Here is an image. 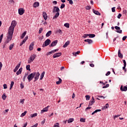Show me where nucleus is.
<instances>
[{"instance_id":"obj_1","label":"nucleus","mask_w":127,"mask_h":127,"mask_svg":"<svg viewBox=\"0 0 127 127\" xmlns=\"http://www.w3.org/2000/svg\"><path fill=\"white\" fill-rule=\"evenodd\" d=\"M16 21H15V20H13L11 22V26L9 27L8 29V32L13 34V31H14V27L16 26Z\"/></svg>"},{"instance_id":"obj_2","label":"nucleus","mask_w":127,"mask_h":127,"mask_svg":"<svg viewBox=\"0 0 127 127\" xmlns=\"http://www.w3.org/2000/svg\"><path fill=\"white\" fill-rule=\"evenodd\" d=\"M12 35H13V34L8 32L7 39L6 41L4 42L5 44H7V43H8L11 40V39H12Z\"/></svg>"},{"instance_id":"obj_3","label":"nucleus","mask_w":127,"mask_h":127,"mask_svg":"<svg viewBox=\"0 0 127 127\" xmlns=\"http://www.w3.org/2000/svg\"><path fill=\"white\" fill-rule=\"evenodd\" d=\"M35 76V72H32V73L29 74L27 76V79L28 80V82H30L33 79Z\"/></svg>"},{"instance_id":"obj_4","label":"nucleus","mask_w":127,"mask_h":127,"mask_svg":"<svg viewBox=\"0 0 127 127\" xmlns=\"http://www.w3.org/2000/svg\"><path fill=\"white\" fill-rule=\"evenodd\" d=\"M36 58V55L34 54L31 55V56L30 57L29 59L28 60V64H30L31 62H33L34 59Z\"/></svg>"},{"instance_id":"obj_5","label":"nucleus","mask_w":127,"mask_h":127,"mask_svg":"<svg viewBox=\"0 0 127 127\" xmlns=\"http://www.w3.org/2000/svg\"><path fill=\"white\" fill-rule=\"evenodd\" d=\"M51 43V40L49 39H47L44 43L43 45V47H46V46H48L49 44Z\"/></svg>"},{"instance_id":"obj_6","label":"nucleus","mask_w":127,"mask_h":127,"mask_svg":"<svg viewBox=\"0 0 127 127\" xmlns=\"http://www.w3.org/2000/svg\"><path fill=\"white\" fill-rule=\"evenodd\" d=\"M40 76V73H39V72H35V77H34L35 80L34 82H36L38 79H39V76Z\"/></svg>"},{"instance_id":"obj_7","label":"nucleus","mask_w":127,"mask_h":127,"mask_svg":"<svg viewBox=\"0 0 127 127\" xmlns=\"http://www.w3.org/2000/svg\"><path fill=\"white\" fill-rule=\"evenodd\" d=\"M25 12V10L23 8H20L18 9V13L19 15H22L23 13Z\"/></svg>"},{"instance_id":"obj_8","label":"nucleus","mask_w":127,"mask_h":127,"mask_svg":"<svg viewBox=\"0 0 127 127\" xmlns=\"http://www.w3.org/2000/svg\"><path fill=\"white\" fill-rule=\"evenodd\" d=\"M53 13L55 12H60V9H59V7L58 6H54L53 10Z\"/></svg>"},{"instance_id":"obj_9","label":"nucleus","mask_w":127,"mask_h":127,"mask_svg":"<svg viewBox=\"0 0 127 127\" xmlns=\"http://www.w3.org/2000/svg\"><path fill=\"white\" fill-rule=\"evenodd\" d=\"M115 28L116 29V32H117V33H123V30H120L121 28L120 27L116 26Z\"/></svg>"},{"instance_id":"obj_10","label":"nucleus","mask_w":127,"mask_h":127,"mask_svg":"<svg viewBox=\"0 0 127 127\" xmlns=\"http://www.w3.org/2000/svg\"><path fill=\"white\" fill-rule=\"evenodd\" d=\"M57 43H58V40H55L51 43L50 46V47H54V46H56V45H57Z\"/></svg>"},{"instance_id":"obj_11","label":"nucleus","mask_w":127,"mask_h":127,"mask_svg":"<svg viewBox=\"0 0 127 127\" xmlns=\"http://www.w3.org/2000/svg\"><path fill=\"white\" fill-rule=\"evenodd\" d=\"M62 55V53H57L53 56V58H57L58 57H60V56H61Z\"/></svg>"},{"instance_id":"obj_12","label":"nucleus","mask_w":127,"mask_h":127,"mask_svg":"<svg viewBox=\"0 0 127 127\" xmlns=\"http://www.w3.org/2000/svg\"><path fill=\"white\" fill-rule=\"evenodd\" d=\"M21 64V62H20L19 64L13 69V72H16V71H17L18 70V68L20 67Z\"/></svg>"},{"instance_id":"obj_13","label":"nucleus","mask_w":127,"mask_h":127,"mask_svg":"<svg viewBox=\"0 0 127 127\" xmlns=\"http://www.w3.org/2000/svg\"><path fill=\"white\" fill-rule=\"evenodd\" d=\"M120 90L122 92H127V86H124V88H123V85H122L120 87Z\"/></svg>"},{"instance_id":"obj_14","label":"nucleus","mask_w":127,"mask_h":127,"mask_svg":"<svg viewBox=\"0 0 127 127\" xmlns=\"http://www.w3.org/2000/svg\"><path fill=\"white\" fill-rule=\"evenodd\" d=\"M49 107V106H47V107H45L42 110H41V114H43V113H45V112H48Z\"/></svg>"},{"instance_id":"obj_15","label":"nucleus","mask_w":127,"mask_h":127,"mask_svg":"<svg viewBox=\"0 0 127 127\" xmlns=\"http://www.w3.org/2000/svg\"><path fill=\"white\" fill-rule=\"evenodd\" d=\"M84 42H88V44H92L93 43V40L90 39L84 40Z\"/></svg>"},{"instance_id":"obj_16","label":"nucleus","mask_w":127,"mask_h":127,"mask_svg":"<svg viewBox=\"0 0 127 127\" xmlns=\"http://www.w3.org/2000/svg\"><path fill=\"white\" fill-rule=\"evenodd\" d=\"M92 11H93V13H94L96 15H101V13H100V12H99L98 11H97L93 9L92 10Z\"/></svg>"},{"instance_id":"obj_17","label":"nucleus","mask_w":127,"mask_h":127,"mask_svg":"<svg viewBox=\"0 0 127 127\" xmlns=\"http://www.w3.org/2000/svg\"><path fill=\"white\" fill-rule=\"evenodd\" d=\"M43 17H44L45 20H46V19H47V13H46V12H43Z\"/></svg>"},{"instance_id":"obj_18","label":"nucleus","mask_w":127,"mask_h":127,"mask_svg":"<svg viewBox=\"0 0 127 127\" xmlns=\"http://www.w3.org/2000/svg\"><path fill=\"white\" fill-rule=\"evenodd\" d=\"M21 72H22V67H20L19 70L16 72V75H20L21 74Z\"/></svg>"},{"instance_id":"obj_19","label":"nucleus","mask_w":127,"mask_h":127,"mask_svg":"<svg viewBox=\"0 0 127 127\" xmlns=\"http://www.w3.org/2000/svg\"><path fill=\"white\" fill-rule=\"evenodd\" d=\"M69 44H70V41H67L64 45V46H63L64 48H66V47H67V46H68V45H69Z\"/></svg>"},{"instance_id":"obj_20","label":"nucleus","mask_w":127,"mask_h":127,"mask_svg":"<svg viewBox=\"0 0 127 127\" xmlns=\"http://www.w3.org/2000/svg\"><path fill=\"white\" fill-rule=\"evenodd\" d=\"M27 33V32L26 31H24L23 32V33L22 34L21 37H20V39H23V38H24L25 36L26 35V33Z\"/></svg>"},{"instance_id":"obj_21","label":"nucleus","mask_w":127,"mask_h":127,"mask_svg":"<svg viewBox=\"0 0 127 127\" xmlns=\"http://www.w3.org/2000/svg\"><path fill=\"white\" fill-rule=\"evenodd\" d=\"M52 34V31H49L46 34V37H49Z\"/></svg>"},{"instance_id":"obj_22","label":"nucleus","mask_w":127,"mask_h":127,"mask_svg":"<svg viewBox=\"0 0 127 127\" xmlns=\"http://www.w3.org/2000/svg\"><path fill=\"white\" fill-rule=\"evenodd\" d=\"M59 15H60V13L59 12H57L55 15L53 17V19H56V18H57Z\"/></svg>"},{"instance_id":"obj_23","label":"nucleus","mask_w":127,"mask_h":127,"mask_svg":"<svg viewBox=\"0 0 127 127\" xmlns=\"http://www.w3.org/2000/svg\"><path fill=\"white\" fill-rule=\"evenodd\" d=\"M118 57H119V58H123V57H124L123 54H122V53H121L120 49H119L118 51Z\"/></svg>"},{"instance_id":"obj_24","label":"nucleus","mask_w":127,"mask_h":127,"mask_svg":"<svg viewBox=\"0 0 127 127\" xmlns=\"http://www.w3.org/2000/svg\"><path fill=\"white\" fill-rule=\"evenodd\" d=\"M45 75V71H43L41 75H40V80H42V79H43V78H44V75Z\"/></svg>"},{"instance_id":"obj_25","label":"nucleus","mask_w":127,"mask_h":127,"mask_svg":"<svg viewBox=\"0 0 127 127\" xmlns=\"http://www.w3.org/2000/svg\"><path fill=\"white\" fill-rule=\"evenodd\" d=\"M33 45H34V44L33 43H31L29 46V50L30 51H31V50H33Z\"/></svg>"},{"instance_id":"obj_26","label":"nucleus","mask_w":127,"mask_h":127,"mask_svg":"<svg viewBox=\"0 0 127 127\" xmlns=\"http://www.w3.org/2000/svg\"><path fill=\"white\" fill-rule=\"evenodd\" d=\"M95 103V101L90 100L89 101V103L88 104V107H90L91 106H93V104Z\"/></svg>"},{"instance_id":"obj_27","label":"nucleus","mask_w":127,"mask_h":127,"mask_svg":"<svg viewBox=\"0 0 127 127\" xmlns=\"http://www.w3.org/2000/svg\"><path fill=\"white\" fill-rule=\"evenodd\" d=\"M73 122H74L73 118H70L67 120L68 124H70L71 123H73Z\"/></svg>"},{"instance_id":"obj_28","label":"nucleus","mask_w":127,"mask_h":127,"mask_svg":"<svg viewBox=\"0 0 127 127\" xmlns=\"http://www.w3.org/2000/svg\"><path fill=\"white\" fill-rule=\"evenodd\" d=\"M88 36H89V38H94V37H95L96 35H95L94 34H89Z\"/></svg>"},{"instance_id":"obj_29","label":"nucleus","mask_w":127,"mask_h":127,"mask_svg":"<svg viewBox=\"0 0 127 127\" xmlns=\"http://www.w3.org/2000/svg\"><path fill=\"white\" fill-rule=\"evenodd\" d=\"M33 6H34V7H37V6H39V2H35L33 4Z\"/></svg>"},{"instance_id":"obj_30","label":"nucleus","mask_w":127,"mask_h":127,"mask_svg":"<svg viewBox=\"0 0 127 127\" xmlns=\"http://www.w3.org/2000/svg\"><path fill=\"white\" fill-rule=\"evenodd\" d=\"M101 111H102L101 109H97L95 111H94L91 115H95V114H96V113H98V112H101Z\"/></svg>"},{"instance_id":"obj_31","label":"nucleus","mask_w":127,"mask_h":127,"mask_svg":"<svg viewBox=\"0 0 127 127\" xmlns=\"http://www.w3.org/2000/svg\"><path fill=\"white\" fill-rule=\"evenodd\" d=\"M64 26H65V27H66V28H69V27H70V24H69L68 23H65L64 24Z\"/></svg>"},{"instance_id":"obj_32","label":"nucleus","mask_w":127,"mask_h":127,"mask_svg":"<svg viewBox=\"0 0 127 127\" xmlns=\"http://www.w3.org/2000/svg\"><path fill=\"white\" fill-rule=\"evenodd\" d=\"M13 46H14V44L13 43L9 46V50H12V48H13Z\"/></svg>"},{"instance_id":"obj_33","label":"nucleus","mask_w":127,"mask_h":127,"mask_svg":"<svg viewBox=\"0 0 127 127\" xmlns=\"http://www.w3.org/2000/svg\"><path fill=\"white\" fill-rule=\"evenodd\" d=\"M62 82V79L61 78L59 79V81L56 82L57 85H59V84H61V82Z\"/></svg>"},{"instance_id":"obj_34","label":"nucleus","mask_w":127,"mask_h":127,"mask_svg":"<svg viewBox=\"0 0 127 127\" xmlns=\"http://www.w3.org/2000/svg\"><path fill=\"white\" fill-rule=\"evenodd\" d=\"M13 85H14V82L11 81L10 83V90H11L12 89V87H13Z\"/></svg>"},{"instance_id":"obj_35","label":"nucleus","mask_w":127,"mask_h":127,"mask_svg":"<svg viewBox=\"0 0 127 127\" xmlns=\"http://www.w3.org/2000/svg\"><path fill=\"white\" fill-rule=\"evenodd\" d=\"M26 70L28 71H30L31 69H30V65L28 64L26 66Z\"/></svg>"},{"instance_id":"obj_36","label":"nucleus","mask_w":127,"mask_h":127,"mask_svg":"<svg viewBox=\"0 0 127 127\" xmlns=\"http://www.w3.org/2000/svg\"><path fill=\"white\" fill-rule=\"evenodd\" d=\"M80 53V51H78L75 53H73L72 54L73 55H74V56H77V55H78V54H79Z\"/></svg>"},{"instance_id":"obj_37","label":"nucleus","mask_w":127,"mask_h":127,"mask_svg":"<svg viewBox=\"0 0 127 127\" xmlns=\"http://www.w3.org/2000/svg\"><path fill=\"white\" fill-rule=\"evenodd\" d=\"M24 101H25V99H22L20 100V104H22V105H23L24 104Z\"/></svg>"},{"instance_id":"obj_38","label":"nucleus","mask_w":127,"mask_h":127,"mask_svg":"<svg viewBox=\"0 0 127 127\" xmlns=\"http://www.w3.org/2000/svg\"><path fill=\"white\" fill-rule=\"evenodd\" d=\"M3 37V34H2L0 36V43H1V41H2V38Z\"/></svg>"},{"instance_id":"obj_39","label":"nucleus","mask_w":127,"mask_h":127,"mask_svg":"<svg viewBox=\"0 0 127 127\" xmlns=\"http://www.w3.org/2000/svg\"><path fill=\"white\" fill-rule=\"evenodd\" d=\"M26 113H27V112L26 111L24 112L23 113L21 114V115H20V117H24V116L26 115Z\"/></svg>"},{"instance_id":"obj_40","label":"nucleus","mask_w":127,"mask_h":127,"mask_svg":"<svg viewBox=\"0 0 127 127\" xmlns=\"http://www.w3.org/2000/svg\"><path fill=\"white\" fill-rule=\"evenodd\" d=\"M57 33H59L60 34H62L63 32L62 30H61V29H59L57 31Z\"/></svg>"},{"instance_id":"obj_41","label":"nucleus","mask_w":127,"mask_h":127,"mask_svg":"<svg viewBox=\"0 0 127 127\" xmlns=\"http://www.w3.org/2000/svg\"><path fill=\"white\" fill-rule=\"evenodd\" d=\"M37 116V113H35L31 115V118H35V117H36Z\"/></svg>"},{"instance_id":"obj_42","label":"nucleus","mask_w":127,"mask_h":127,"mask_svg":"<svg viewBox=\"0 0 127 127\" xmlns=\"http://www.w3.org/2000/svg\"><path fill=\"white\" fill-rule=\"evenodd\" d=\"M109 104L107 103L106 104V106L103 107V109H109Z\"/></svg>"},{"instance_id":"obj_43","label":"nucleus","mask_w":127,"mask_h":127,"mask_svg":"<svg viewBox=\"0 0 127 127\" xmlns=\"http://www.w3.org/2000/svg\"><path fill=\"white\" fill-rule=\"evenodd\" d=\"M2 100H5L6 99V96H5V94H3L2 95Z\"/></svg>"},{"instance_id":"obj_44","label":"nucleus","mask_w":127,"mask_h":127,"mask_svg":"<svg viewBox=\"0 0 127 127\" xmlns=\"http://www.w3.org/2000/svg\"><path fill=\"white\" fill-rule=\"evenodd\" d=\"M109 86H110V84H107L105 86H103L102 88L103 89H105L106 88H109Z\"/></svg>"},{"instance_id":"obj_45","label":"nucleus","mask_w":127,"mask_h":127,"mask_svg":"<svg viewBox=\"0 0 127 127\" xmlns=\"http://www.w3.org/2000/svg\"><path fill=\"white\" fill-rule=\"evenodd\" d=\"M54 127H60V126H59V123H56L54 125Z\"/></svg>"},{"instance_id":"obj_46","label":"nucleus","mask_w":127,"mask_h":127,"mask_svg":"<svg viewBox=\"0 0 127 127\" xmlns=\"http://www.w3.org/2000/svg\"><path fill=\"white\" fill-rule=\"evenodd\" d=\"M85 98L86 101H89V100H90V95H86Z\"/></svg>"},{"instance_id":"obj_47","label":"nucleus","mask_w":127,"mask_h":127,"mask_svg":"<svg viewBox=\"0 0 127 127\" xmlns=\"http://www.w3.org/2000/svg\"><path fill=\"white\" fill-rule=\"evenodd\" d=\"M43 30V28H40L39 30V34H41Z\"/></svg>"},{"instance_id":"obj_48","label":"nucleus","mask_w":127,"mask_h":127,"mask_svg":"<svg viewBox=\"0 0 127 127\" xmlns=\"http://www.w3.org/2000/svg\"><path fill=\"white\" fill-rule=\"evenodd\" d=\"M65 7V4L64 3H62L61 5V9L64 8Z\"/></svg>"},{"instance_id":"obj_49","label":"nucleus","mask_w":127,"mask_h":127,"mask_svg":"<svg viewBox=\"0 0 127 127\" xmlns=\"http://www.w3.org/2000/svg\"><path fill=\"white\" fill-rule=\"evenodd\" d=\"M8 2L10 4H11L12 3H14V1L13 0H9Z\"/></svg>"},{"instance_id":"obj_50","label":"nucleus","mask_w":127,"mask_h":127,"mask_svg":"<svg viewBox=\"0 0 127 127\" xmlns=\"http://www.w3.org/2000/svg\"><path fill=\"white\" fill-rule=\"evenodd\" d=\"M27 39H28V36H26L23 39V41L26 42V40H27Z\"/></svg>"},{"instance_id":"obj_51","label":"nucleus","mask_w":127,"mask_h":127,"mask_svg":"<svg viewBox=\"0 0 127 127\" xmlns=\"http://www.w3.org/2000/svg\"><path fill=\"white\" fill-rule=\"evenodd\" d=\"M20 88L21 89H23L24 88V85L23 84V83L21 82L20 84Z\"/></svg>"},{"instance_id":"obj_52","label":"nucleus","mask_w":127,"mask_h":127,"mask_svg":"<svg viewBox=\"0 0 127 127\" xmlns=\"http://www.w3.org/2000/svg\"><path fill=\"white\" fill-rule=\"evenodd\" d=\"M80 122H81V123H85V120L84 118H80Z\"/></svg>"},{"instance_id":"obj_53","label":"nucleus","mask_w":127,"mask_h":127,"mask_svg":"<svg viewBox=\"0 0 127 127\" xmlns=\"http://www.w3.org/2000/svg\"><path fill=\"white\" fill-rule=\"evenodd\" d=\"M85 8L87 10H90V9H91V6H86Z\"/></svg>"},{"instance_id":"obj_54","label":"nucleus","mask_w":127,"mask_h":127,"mask_svg":"<svg viewBox=\"0 0 127 127\" xmlns=\"http://www.w3.org/2000/svg\"><path fill=\"white\" fill-rule=\"evenodd\" d=\"M126 67H127V65H124L123 67V70H124V72H127V69H126Z\"/></svg>"},{"instance_id":"obj_55","label":"nucleus","mask_w":127,"mask_h":127,"mask_svg":"<svg viewBox=\"0 0 127 127\" xmlns=\"http://www.w3.org/2000/svg\"><path fill=\"white\" fill-rule=\"evenodd\" d=\"M52 53H54L53 50L51 51V52L47 53V55H51V54H52Z\"/></svg>"},{"instance_id":"obj_56","label":"nucleus","mask_w":127,"mask_h":127,"mask_svg":"<svg viewBox=\"0 0 127 127\" xmlns=\"http://www.w3.org/2000/svg\"><path fill=\"white\" fill-rule=\"evenodd\" d=\"M115 8H116L115 7H113L112 8V12H115L116 11V9H115Z\"/></svg>"},{"instance_id":"obj_57","label":"nucleus","mask_w":127,"mask_h":127,"mask_svg":"<svg viewBox=\"0 0 127 127\" xmlns=\"http://www.w3.org/2000/svg\"><path fill=\"white\" fill-rule=\"evenodd\" d=\"M127 38V36H124L122 38V40H123V41H125V40H126Z\"/></svg>"},{"instance_id":"obj_58","label":"nucleus","mask_w":127,"mask_h":127,"mask_svg":"<svg viewBox=\"0 0 127 127\" xmlns=\"http://www.w3.org/2000/svg\"><path fill=\"white\" fill-rule=\"evenodd\" d=\"M3 89H7V85L6 84H3Z\"/></svg>"},{"instance_id":"obj_59","label":"nucleus","mask_w":127,"mask_h":127,"mask_svg":"<svg viewBox=\"0 0 127 127\" xmlns=\"http://www.w3.org/2000/svg\"><path fill=\"white\" fill-rule=\"evenodd\" d=\"M24 43H25V42H24V41H22V42H21L20 44V46H22V45H23Z\"/></svg>"},{"instance_id":"obj_60","label":"nucleus","mask_w":127,"mask_h":127,"mask_svg":"<svg viewBox=\"0 0 127 127\" xmlns=\"http://www.w3.org/2000/svg\"><path fill=\"white\" fill-rule=\"evenodd\" d=\"M26 76H27V74H26L23 78V81H24V82L25 81V79H26Z\"/></svg>"},{"instance_id":"obj_61","label":"nucleus","mask_w":127,"mask_h":127,"mask_svg":"<svg viewBox=\"0 0 127 127\" xmlns=\"http://www.w3.org/2000/svg\"><path fill=\"white\" fill-rule=\"evenodd\" d=\"M123 63H124V65H127V62H126L125 60H123Z\"/></svg>"},{"instance_id":"obj_62","label":"nucleus","mask_w":127,"mask_h":127,"mask_svg":"<svg viewBox=\"0 0 127 127\" xmlns=\"http://www.w3.org/2000/svg\"><path fill=\"white\" fill-rule=\"evenodd\" d=\"M118 18L120 19L121 17H122V14L119 13V15L117 16Z\"/></svg>"},{"instance_id":"obj_63","label":"nucleus","mask_w":127,"mask_h":127,"mask_svg":"<svg viewBox=\"0 0 127 127\" xmlns=\"http://www.w3.org/2000/svg\"><path fill=\"white\" fill-rule=\"evenodd\" d=\"M69 4H73V0H69Z\"/></svg>"},{"instance_id":"obj_64","label":"nucleus","mask_w":127,"mask_h":127,"mask_svg":"<svg viewBox=\"0 0 127 127\" xmlns=\"http://www.w3.org/2000/svg\"><path fill=\"white\" fill-rule=\"evenodd\" d=\"M111 74V71H108L107 73H106V76H109Z\"/></svg>"}]
</instances>
